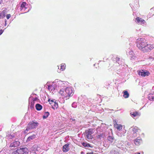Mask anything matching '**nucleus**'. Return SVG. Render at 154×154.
I'll return each instance as SVG.
<instances>
[{"label": "nucleus", "instance_id": "obj_5", "mask_svg": "<svg viewBox=\"0 0 154 154\" xmlns=\"http://www.w3.org/2000/svg\"><path fill=\"white\" fill-rule=\"evenodd\" d=\"M20 145V142L18 140H15L10 143L9 147L11 149H16Z\"/></svg>", "mask_w": 154, "mask_h": 154}, {"label": "nucleus", "instance_id": "obj_12", "mask_svg": "<svg viewBox=\"0 0 154 154\" xmlns=\"http://www.w3.org/2000/svg\"><path fill=\"white\" fill-rule=\"evenodd\" d=\"M148 98L150 100L152 101H154V92H151L149 94Z\"/></svg>", "mask_w": 154, "mask_h": 154}, {"label": "nucleus", "instance_id": "obj_31", "mask_svg": "<svg viewBox=\"0 0 154 154\" xmlns=\"http://www.w3.org/2000/svg\"><path fill=\"white\" fill-rule=\"evenodd\" d=\"M119 59H120V58H119L116 57V58L115 59V61H116V62L117 63H118L119 64V63L118 62L119 61Z\"/></svg>", "mask_w": 154, "mask_h": 154}, {"label": "nucleus", "instance_id": "obj_11", "mask_svg": "<svg viewBox=\"0 0 154 154\" xmlns=\"http://www.w3.org/2000/svg\"><path fill=\"white\" fill-rule=\"evenodd\" d=\"M130 114L131 116L134 119L135 117L140 116V114L137 111L131 112H130Z\"/></svg>", "mask_w": 154, "mask_h": 154}, {"label": "nucleus", "instance_id": "obj_24", "mask_svg": "<svg viewBox=\"0 0 154 154\" xmlns=\"http://www.w3.org/2000/svg\"><path fill=\"white\" fill-rule=\"evenodd\" d=\"M29 104H30V106L32 109L34 108V106L35 104V102H34V101H32L30 103V101H29Z\"/></svg>", "mask_w": 154, "mask_h": 154}, {"label": "nucleus", "instance_id": "obj_33", "mask_svg": "<svg viewBox=\"0 0 154 154\" xmlns=\"http://www.w3.org/2000/svg\"><path fill=\"white\" fill-rule=\"evenodd\" d=\"M38 100V98L37 97H35L34 98H33V100L32 101H34V102H35V101L37 100Z\"/></svg>", "mask_w": 154, "mask_h": 154}, {"label": "nucleus", "instance_id": "obj_7", "mask_svg": "<svg viewBox=\"0 0 154 154\" xmlns=\"http://www.w3.org/2000/svg\"><path fill=\"white\" fill-rule=\"evenodd\" d=\"M135 21L137 23L139 24L144 25L146 24L145 21L141 18L137 17L135 19Z\"/></svg>", "mask_w": 154, "mask_h": 154}, {"label": "nucleus", "instance_id": "obj_42", "mask_svg": "<svg viewBox=\"0 0 154 154\" xmlns=\"http://www.w3.org/2000/svg\"><path fill=\"white\" fill-rule=\"evenodd\" d=\"M150 58H152V57H150Z\"/></svg>", "mask_w": 154, "mask_h": 154}, {"label": "nucleus", "instance_id": "obj_22", "mask_svg": "<svg viewBox=\"0 0 154 154\" xmlns=\"http://www.w3.org/2000/svg\"><path fill=\"white\" fill-rule=\"evenodd\" d=\"M49 115V113L48 112H45L44 115L43 116V118L44 119H46L47 118Z\"/></svg>", "mask_w": 154, "mask_h": 154}, {"label": "nucleus", "instance_id": "obj_6", "mask_svg": "<svg viewBox=\"0 0 154 154\" xmlns=\"http://www.w3.org/2000/svg\"><path fill=\"white\" fill-rule=\"evenodd\" d=\"M94 133L93 130L92 129H89L85 131V134L86 137L89 140L92 139L93 136L91 134Z\"/></svg>", "mask_w": 154, "mask_h": 154}, {"label": "nucleus", "instance_id": "obj_32", "mask_svg": "<svg viewBox=\"0 0 154 154\" xmlns=\"http://www.w3.org/2000/svg\"><path fill=\"white\" fill-rule=\"evenodd\" d=\"M6 18L7 19H8L11 17V15L10 14H8L6 15Z\"/></svg>", "mask_w": 154, "mask_h": 154}, {"label": "nucleus", "instance_id": "obj_28", "mask_svg": "<svg viewBox=\"0 0 154 154\" xmlns=\"http://www.w3.org/2000/svg\"><path fill=\"white\" fill-rule=\"evenodd\" d=\"M103 136V134H98L96 136L97 138L98 139H101V137Z\"/></svg>", "mask_w": 154, "mask_h": 154}, {"label": "nucleus", "instance_id": "obj_18", "mask_svg": "<svg viewBox=\"0 0 154 154\" xmlns=\"http://www.w3.org/2000/svg\"><path fill=\"white\" fill-rule=\"evenodd\" d=\"M82 144L85 147H90L91 148L93 147L92 146H91L90 144L88 143L83 142L82 143Z\"/></svg>", "mask_w": 154, "mask_h": 154}, {"label": "nucleus", "instance_id": "obj_17", "mask_svg": "<svg viewBox=\"0 0 154 154\" xmlns=\"http://www.w3.org/2000/svg\"><path fill=\"white\" fill-rule=\"evenodd\" d=\"M124 94L123 96L125 98H127L129 96V94L127 91H123Z\"/></svg>", "mask_w": 154, "mask_h": 154}, {"label": "nucleus", "instance_id": "obj_36", "mask_svg": "<svg viewBox=\"0 0 154 154\" xmlns=\"http://www.w3.org/2000/svg\"><path fill=\"white\" fill-rule=\"evenodd\" d=\"M14 137V136H13V135H11V136H9V137H10V138H12L13 137Z\"/></svg>", "mask_w": 154, "mask_h": 154}, {"label": "nucleus", "instance_id": "obj_34", "mask_svg": "<svg viewBox=\"0 0 154 154\" xmlns=\"http://www.w3.org/2000/svg\"><path fill=\"white\" fill-rule=\"evenodd\" d=\"M70 119L71 121H74L75 120V119L73 118H70Z\"/></svg>", "mask_w": 154, "mask_h": 154}, {"label": "nucleus", "instance_id": "obj_2", "mask_svg": "<svg viewBox=\"0 0 154 154\" xmlns=\"http://www.w3.org/2000/svg\"><path fill=\"white\" fill-rule=\"evenodd\" d=\"M59 93L62 96L63 98H65L66 100L68 99L69 97L72 96L73 94L72 88L68 87L66 88L65 89L60 90Z\"/></svg>", "mask_w": 154, "mask_h": 154}, {"label": "nucleus", "instance_id": "obj_4", "mask_svg": "<svg viewBox=\"0 0 154 154\" xmlns=\"http://www.w3.org/2000/svg\"><path fill=\"white\" fill-rule=\"evenodd\" d=\"M12 154H30V152L27 148L25 147L17 149Z\"/></svg>", "mask_w": 154, "mask_h": 154}, {"label": "nucleus", "instance_id": "obj_9", "mask_svg": "<svg viewBox=\"0 0 154 154\" xmlns=\"http://www.w3.org/2000/svg\"><path fill=\"white\" fill-rule=\"evenodd\" d=\"M138 74L139 75H141L142 77H145L149 75L150 73L148 72H145L143 70H140L138 71Z\"/></svg>", "mask_w": 154, "mask_h": 154}, {"label": "nucleus", "instance_id": "obj_39", "mask_svg": "<svg viewBox=\"0 0 154 154\" xmlns=\"http://www.w3.org/2000/svg\"><path fill=\"white\" fill-rule=\"evenodd\" d=\"M6 22V20H5V26H6V24H7Z\"/></svg>", "mask_w": 154, "mask_h": 154}, {"label": "nucleus", "instance_id": "obj_35", "mask_svg": "<svg viewBox=\"0 0 154 154\" xmlns=\"http://www.w3.org/2000/svg\"><path fill=\"white\" fill-rule=\"evenodd\" d=\"M4 31L2 30H0V35H1L3 32Z\"/></svg>", "mask_w": 154, "mask_h": 154}, {"label": "nucleus", "instance_id": "obj_30", "mask_svg": "<svg viewBox=\"0 0 154 154\" xmlns=\"http://www.w3.org/2000/svg\"><path fill=\"white\" fill-rule=\"evenodd\" d=\"M77 103L75 102L73 103L72 105V107H73L74 108H76L77 106Z\"/></svg>", "mask_w": 154, "mask_h": 154}, {"label": "nucleus", "instance_id": "obj_27", "mask_svg": "<svg viewBox=\"0 0 154 154\" xmlns=\"http://www.w3.org/2000/svg\"><path fill=\"white\" fill-rule=\"evenodd\" d=\"M26 4V3L25 2H23L22 3V4L21 5V7L22 8V9L23 8L26 9L25 7Z\"/></svg>", "mask_w": 154, "mask_h": 154}, {"label": "nucleus", "instance_id": "obj_41", "mask_svg": "<svg viewBox=\"0 0 154 154\" xmlns=\"http://www.w3.org/2000/svg\"><path fill=\"white\" fill-rule=\"evenodd\" d=\"M150 58H152V57H150Z\"/></svg>", "mask_w": 154, "mask_h": 154}, {"label": "nucleus", "instance_id": "obj_8", "mask_svg": "<svg viewBox=\"0 0 154 154\" xmlns=\"http://www.w3.org/2000/svg\"><path fill=\"white\" fill-rule=\"evenodd\" d=\"M48 101L51 106L52 108L54 109L55 108L57 109L58 108V104L56 101H54L53 100H50V99L48 100Z\"/></svg>", "mask_w": 154, "mask_h": 154}, {"label": "nucleus", "instance_id": "obj_13", "mask_svg": "<svg viewBox=\"0 0 154 154\" xmlns=\"http://www.w3.org/2000/svg\"><path fill=\"white\" fill-rule=\"evenodd\" d=\"M142 142V140L140 138H137L134 140V143L137 145H140Z\"/></svg>", "mask_w": 154, "mask_h": 154}, {"label": "nucleus", "instance_id": "obj_21", "mask_svg": "<svg viewBox=\"0 0 154 154\" xmlns=\"http://www.w3.org/2000/svg\"><path fill=\"white\" fill-rule=\"evenodd\" d=\"M114 126L118 130H120L122 129V126L120 125L117 124L115 125Z\"/></svg>", "mask_w": 154, "mask_h": 154}, {"label": "nucleus", "instance_id": "obj_16", "mask_svg": "<svg viewBox=\"0 0 154 154\" xmlns=\"http://www.w3.org/2000/svg\"><path fill=\"white\" fill-rule=\"evenodd\" d=\"M36 109L37 110H40L42 109V106L39 104L37 103L35 105Z\"/></svg>", "mask_w": 154, "mask_h": 154}, {"label": "nucleus", "instance_id": "obj_23", "mask_svg": "<svg viewBox=\"0 0 154 154\" xmlns=\"http://www.w3.org/2000/svg\"><path fill=\"white\" fill-rule=\"evenodd\" d=\"M132 130L133 132V134H134V136H136V132L138 131V129L137 128H133Z\"/></svg>", "mask_w": 154, "mask_h": 154}, {"label": "nucleus", "instance_id": "obj_14", "mask_svg": "<svg viewBox=\"0 0 154 154\" xmlns=\"http://www.w3.org/2000/svg\"><path fill=\"white\" fill-rule=\"evenodd\" d=\"M36 137V135L35 134H33L32 135L29 136L27 138L26 141H31L32 140L34 139Z\"/></svg>", "mask_w": 154, "mask_h": 154}, {"label": "nucleus", "instance_id": "obj_3", "mask_svg": "<svg viewBox=\"0 0 154 154\" xmlns=\"http://www.w3.org/2000/svg\"><path fill=\"white\" fill-rule=\"evenodd\" d=\"M38 125V124L36 121H32L29 122L24 131V133L25 134H27L29 131L36 128Z\"/></svg>", "mask_w": 154, "mask_h": 154}, {"label": "nucleus", "instance_id": "obj_40", "mask_svg": "<svg viewBox=\"0 0 154 154\" xmlns=\"http://www.w3.org/2000/svg\"><path fill=\"white\" fill-rule=\"evenodd\" d=\"M152 89L154 90V86L152 87Z\"/></svg>", "mask_w": 154, "mask_h": 154}, {"label": "nucleus", "instance_id": "obj_29", "mask_svg": "<svg viewBox=\"0 0 154 154\" xmlns=\"http://www.w3.org/2000/svg\"><path fill=\"white\" fill-rule=\"evenodd\" d=\"M111 154H119V153L117 151L114 150H112L110 152Z\"/></svg>", "mask_w": 154, "mask_h": 154}, {"label": "nucleus", "instance_id": "obj_15", "mask_svg": "<svg viewBox=\"0 0 154 154\" xmlns=\"http://www.w3.org/2000/svg\"><path fill=\"white\" fill-rule=\"evenodd\" d=\"M66 65L65 64H62L60 66V70H58L57 72H60V71H63L65 69Z\"/></svg>", "mask_w": 154, "mask_h": 154}, {"label": "nucleus", "instance_id": "obj_25", "mask_svg": "<svg viewBox=\"0 0 154 154\" xmlns=\"http://www.w3.org/2000/svg\"><path fill=\"white\" fill-rule=\"evenodd\" d=\"M54 89V85H49L48 86V89L49 91H52Z\"/></svg>", "mask_w": 154, "mask_h": 154}, {"label": "nucleus", "instance_id": "obj_38", "mask_svg": "<svg viewBox=\"0 0 154 154\" xmlns=\"http://www.w3.org/2000/svg\"><path fill=\"white\" fill-rule=\"evenodd\" d=\"M118 74H120V72L119 71H117V72H116Z\"/></svg>", "mask_w": 154, "mask_h": 154}, {"label": "nucleus", "instance_id": "obj_19", "mask_svg": "<svg viewBox=\"0 0 154 154\" xmlns=\"http://www.w3.org/2000/svg\"><path fill=\"white\" fill-rule=\"evenodd\" d=\"M107 139L110 143H112L114 140V137L112 136H109L107 137Z\"/></svg>", "mask_w": 154, "mask_h": 154}, {"label": "nucleus", "instance_id": "obj_26", "mask_svg": "<svg viewBox=\"0 0 154 154\" xmlns=\"http://www.w3.org/2000/svg\"><path fill=\"white\" fill-rule=\"evenodd\" d=\"M4 11H3L2 13H0V19H2L3 17H5V13Z\"/></svg>", "mask_w": 154, "mask_h": 154}, {"label": "nucleus", "instance_id": "obj_37", "mask_svg": "<svg viewBox=\"0 0 154 154\" xmlns=\"http://www.w3.org/2000/svg\"><path fill=\"white\" fill-rule=\"evenodd\" d=\"M86 154H93V152H87Z\"/></svg>", "mask_w": 154, "mask_h": 154}, {"label": "nucleus", "instance_id": "obj_1", "mask_svg": "<svg viewBox=\"0 0 154 154\" xmlns=\"http://www.w3.org/2000/svg\"><path fill=\"white\" fill-rule=\"evenodd\" d=\"M137 47L144 52L149 51L154 48V44H147L146 40L144 38H139L136 42Z\"/></svg>", "mask_w": 154, "mask_h": 154}, {"label": "nucleus", "instance_id": "obj_20", "mask_svg": "<svg viewBox=\"0 0 154 154\" xmlns=\"http://www.w3.org/2000/svg\"><path fill=\"white\" fill-rule=\"evenodd\" d=\"M130 55V57H131V59H135L136 58V57L134 55H133V52L132 51H130L129 52Z\"/></svg>", "mask_w": 154, "mask_h": 154}, {"label": "nucleus", "instance_id": "obj_10", "mask_svg": "<svg viewBox=\"0 0 154 154\" xmlns=\"http://www.w3.org/2000/svg\"><path fill=\"white\" fill-rule=\"evenodd\" d=\"M69 144L67 143L63 146V152H67L69 151Z\"/></svg>", "mask_w": 154, "mask_h": 154}, {"label": "nucleus", "instance_id": "obj_43", "mask_svg": "<svg viewBox=\"0 0 154 154\" xmlns=\"http://www.w3.org/2000/svg\"><path fill=\"white\" fill-rule=\"evenodd\" d=\"M94 66H95V64H94Z\"/></svg>", "mask_w": 154, "mask_h": 154}]
</instances>
